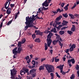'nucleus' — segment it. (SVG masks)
<instances>
[{
	"label": "nucleus",
	"instance_id": "nucleus-1",
	"mask_svg": "<svg viewBox=\"0 0 79 79\" xmlns=\"http://www.w3.org/2000/svg\"><path fill=\"white\" fill-rule=\"evenodd\" d=\"M38 17V14L34 16V15H33L32 16H31L30 17L29 16L26 17V22H25V24H26V26L25 27V28L26 29L28 28L29 27H33L35 28V29H37L38 28L36 27L35 26H34L33 24H32L35 20L36 19H35L36 17ZM26 29H25L26 30Z\"/></svg>",
	"mask_w": 79,
	"mask_h": 79
},
{
	"label": "nucleus",
	"instance_id": "nucleus-2",
	"mask_svg": "<svg viewBox=\"0 0 79 79\" xmlns=\"http://www.w3.org/2000/svg\"><path fill=\"white\" fill-rule=\"evenodd\" d=\"M53 35V33H50L47 36V43H45V50H47L48 49V46L49 47L52 42V40L51 39L52 36Z\"/></svg>",
	"mask_w": 79,
	"mask_h": 79
},
{
	"label": "nucleus",
	"instance_id": "nucleus-3",
	"mask_svg": "<svg viewBox=\"0 0 79 79\" xmlns=\"http://www.w3.org/2000/svg\"><path fill=\"white\" fill-rule=\"evenodd\" d=\"M22 48H21V47H19L18 48V49H17V48L15 47L14 49L12 51L13 53L14 54L13 56V57L14 58H16V57L15 56H17V53H19V54L21 53Z\"/></svg>",
	"mask_w": 79,
	"mask_h": 79
},
{
	"label": "nucleus",
	"instance_id": "nucleus-4",
	"mask_svg": "<svg viewBox=\"0 0 79 79\" xmlns=\"http://www.w3.org/2000/svg\"><path fill=\"white\" fill-rule=\"evenodd\" d=\"M45 67L49 73L55 72V67L52 65L46 64Z\"/></svg>",
	"mask_w": 79,
	"mask_h": 79
},
{
	"label": "nucleus",
	"instance_id": "nucleus-5",
	"mask_svg": "<svg viewBox=\"0 0 79 79\" xmlns=\"http://www.w3.org/2000/svg\"><path fill=\"white\" fill-rule=\"evenodd\" d=\"M11 71V78L12 79H15V77L14 75H15L16 74L17 71L15 70L14 68L12 70V69L10 70Z\"/></svg>",
	"mask_w": 79,
	"mask_h": 79
},
{
	"label": "nucleus",
	"instance_id": "nucleus-6",
	"mask_svg": "<svg viewBox=\"0 0 79 79\" xmlns=\"http://www.w3.org/2000/svg\"><path fill=\"white\" fill-rule=\"evenodd\" d=\"M71 62H72V63L73 64H74L75 63V59L74 58H73L71 60H68V64H69V65L70 67H71L72 66V64L71 63Z\"/></svg>",
	"mask_w": 79,
	"mask_h": 79
},
{
	"label": "nucleus",
	"instance_id": "nucleus-7",
	"mask_svg": "<svg viewBox=\"0 0 79 79\" xmlns=\"http://www.w3.org/2000/svg\"><path fill=\"white\" fill-rule=\"evenodd\" d=\"M9 6L8 5L7 7H6H6H5V8L6 9H8L7 11H6V13H7L8 15H10L11 13V11L10 10H11V9L10 7L8 8Z\"/></svg>",
	"mask_w": 79,
	"mask_h": 79
},
{
	"label": "nucleus",
	"instance_id": "nucleus-8",
	"mask_svg": "<svg viewBox=\"0 0 79 79\" xmlns=\"http://www.w3.org/2000/svg\"><path fill=\"white\" fill-rule=\"evenodd\" d=\"M48 2L47 0H46L42 4L43 6H45V7H47L49 6V4H48Z\"/></svg>",
	"mask_w": 79,
	"mask_h": 79
},
{
	"label": "nucleus",
	"instance_id": "nucleus-9",
	"mask_svg": "<svg viewBox=\"0 0 79 79\" xmlns=\"http://www.w3.org/2000/svg\"><path fill=\"white\" fill-rule=\"evenodd\" d=\"M63 66H64V65L63 64L62 65H60L59 66H57L56 68L60 69V72H61L63 71Z\"/></svg>",
	"mask_w": 79,
	"mask_h": 79
},
{
	"label": "nucleus",
	"instance_id": "nucleus-10",
	"mask_svg": "<svg viewBox=\"0 0 79 79\" xmlns=\"http://www.w3.org/2000/svg\"><path fill=\"white\" fill-rule=\"evenodd\" d=\"M75 67V68L77 70H79V66L78 64H77ZM78 77H79V71H77V72Z\"/></svg>",
	"mask_w": 79,
	"mask_h": 79
},
{
	"label": "nucleus",
	"instance_id": "nucleus-11",
	"mask_svg": "<svg viewBox=\"0 0 79 79\" xmlns=\"http://www.w3.org/2000/svg\"><path fill=\"white\" fill-rule=\"evenodd\" d=\"M62 18V15H59L58 17H57L56 19V21H58L59 20H60L61 18Z\"/></svg>",
	"mask_w": 79,
	"mask_h": 79
},
{
	"label": "nucleus",
	"instance_id": "nucleus-12",
	"mask_svg": "<svg viewBox=\"0 0 79 79\" xmlns=\"http://www.w3.org/2000/svg\"><path fill=\"white\" fill-rule=\"evenodd\" d=\"M44 66L41 65L40 66L39 70L40 71H41V70H44Z\"/></svg>",
	"mask_w": 79,
	"mask_h": 79
},
{
	"label": "nucleus",
	"instance_id": "nucleus-13",
	"mask_svg": "<svg viewBox=\"0 0 79 79\" xmlns=\"http://www.w3.org/2000/svg\"><path fill=\"white\" fill-rule=\"evenodd\" d=\"M69 4H68L66 5V6H65L64 8L65 9V11H67L68 9V7L69 6Z\"/></svg>",
	"mask_w": 79,
	"mask_h": 79
},
{
	"label": "nucleus",
	"instance_id": "nucleus-14",
	"mask_svg": "<svg viewBox=\"0 0 79 79\" xmlns=\"http://www.w3.org/2000/svg\"><path fill=\"white\" fill-rule=\"evenodd\" d=\"M36 70V69H31L30 72V74L34 73Z\"/></svg>",
	"mask_w": 79,
	"mask_h": 79
},
{
	"label": "nucleus",
	"instance_id": "nucleus-15",
	"mask_svg": "<svg viewBox=\"0 0 79 79\" xmlns=\"http://www.w3.org/2000/svg\"><path fill=\"white\" fill-rule=\"evenodd\" d=\"M69 35H71L73 34V32L72 31L68 30L67 31Z\"/></svg>",
	"mask_w": 79,
	"mask_h": 79
},
{
	"label": "nucleus",
	"instance_id": "nucleus-16",
	"mask_svg": "<svg viewBox=\"0 0 79 79\" xmlns=\"http://www.w3.org/2000/svg\"><path fill=\"white\" fill-rule=\"evenodd\" d=\"M35 42H38V43H40L41 42V41L40 40V38H37L35 39Z\"/></svg>",
	"mask_w": 79,
	"mask_h": 79
},
{
	"label": "nucleus",
	"instance_id": "nucleus-17",
	"mask_svg": "<svg viewBox=\"0 0 79 79\" xmlns=\"http://www.w3.org/2000/svg\"><path fill=\"white\" fill-rule=\"evenodd\" d=\"M23 70L26 72V73H27V74L28 75L29 69H28L24 68L23 69Z\"/></svg>",
	"mask_w": 79,
	"mask_h": 79
},
{
	"label": "nucleus",
	"instance_id": "nucleus-18",
	"mask_svg": "<svg viewBox=\"0 0 79 79\" xmlns=\"http://www.w3.org/2000/svg\"><path fill=\"white\" fill-rule=\"evenodd\" d=\"M59 34L61 35H63L64 34V31H59Z\"/></svg>",
	"mask_w": 79,
	"mask_h": 79
},
{
	"label": "nucleus",
	"instance_id": "nucleus-19",
	"mask_svg": "<svg viewBox=\"0 0 79 79\" xmlns=\"http://www.w3.org/2000/svg\"><path fill=\"white\" fill-rule=\"evenodd\" d=\"M69 16L70 17V19H74V15H73L72 14H69Z\"/></svg>",
	"mask_w": 79,
	"mask_h": 79
},
{
	"label": "nucleus",
	"instance_id": "nucleus-20",
	"mask_svg": "<svg viewBox=\"0 0 79 79\" xmlns=\"http://www.w3.org/2000/svg\"><path fill=\"white\" fill-rule=\"evenodd\" d=\"M62 15L63 16H64L65 18H67L68 17V15L67 14V13H66L65 14H63Z\"/></svg>",
	"mask_w": 79,
	"mask_h": 79
},
{
	"label": "nucleus",
	"instance_id": "nucleus-21",
	"mask_svg": "<svg viewBox=\"0 0 79 79\" xmlns=\"http://www.w3.org/2000/svg\"><path fill=\"white\" fill-rule=\"evenodd\" d=\"M75 77V75L73 74L71 75V77H70V79H74V78Z\"/></svg>",
	"mask_w": 79,
	"mask_h": 79
},
{
	"label": "nucleus",
	"instance_id": "nucleus-22",
	"mask_svg": "<svg viewBox=\"0 0 79 79\" xmlns=\"http://www.w3.org/2000/svg\"><path fill=\"white\" fill-rule=\"evenodd\" d=\"M13 19H12L11 21H10L8 22L7 24V25H10V24H11V23L12 22H13Z\"/></svg>",
	"mask_w": 79,
	"mask_h": 79
},
{
	"label": "nucleus",
	"instance_id": "nucleus-23",
	"mask_svg": "<svg viewBox=\"0 0 79 79\" xmlns=\"http://www.w3.org/2000/svg\"><path fill=\"white\" fill-rule=\"evenodd\" d=\"M59 45H60V46H61V49H62V48L63 45V43H61V42H60L59 43Z\"/></svg>",
	"mask_w": 79,
	"mask_h": 79
},
{
	"label": "nucleus",
	"instance_id": "nucleus-24",
	"mask_svg": "<svg viewBox=\"0 0 79 79\" xmlns=\"http://www.w3.org/2000/svg\"><path fill=\"white\" fill-rule=\"evenodd\" d=\"M57 25V23L56 22H54L53 23V26L54 27H56Z\"/></svg>",
	"mask_w": 79,
	"mask_h": 79
},
{
	"label": "nucleus",
	"instance_id": "nucleus-25",
	"mask_svg": "<svg viewBox=\"0 0 79 79\" xmlns=\"http://www.w3.org/2000/svg\"><path fill=\"white\" fill-rule=\"evenodd\" d=\"M52 43L54 45H55L57 43V41L56 40H54Z\"/></svg>",
	"mask_w": 79,
	"mask_h": 79
},
{
	"label": "nucleus",
	"instance_id": "nucleus-26",
	"mask_svg": "<svg viewBox=\"0 0 79 79\" xmlns=\"http://www.w3.org/2000/svg\"><path fill=\"white\" fill-rule=\"evenodd\" d=\"M49 32V34L50 33H51L50 31H49V30H47V31H45L44 32V33H46V34H48Z\"/></svg>",
	"mask_w": 79,
	"mask_h": 79
},
{
	"label": "nucleus",
	"instance_id": "nucleus-27",
	"mask_svg": "<svg viewBox=\"0 0 79 79\" xmlns=\"http://www.w3.org/2000/svg\"><path fill=\"white\" fill-rule=\"evenodd\" d=\"M32 64L33 65H35L36 62L34 60H32Z\"/></svg>",
	"mask_w": 79,
	"mask_h": 79
},
{
	"label": "nucleus",
	"instance_id": "nucleus-28",
	"mask_svg": "<svg viewBox=\"0 0 79 79\" xmlns=\"http://www.w3.org/2000/svg\"><path fill=\"white\" fill-rule=\"evenodd\" d=\"M72 48H73L74 49L76 47V46L75 45V44H73V45H72L71 47Z\"/></svg>",
	"mask_w": 79,
	"mask_h": 79
},
{
	"label": "nucleus",
	"instance_id": "nucleus-29",
	"mask_svg": "<svg viewBox=\"0 0 79 79\" xmlns=\"http://www.w3.org/2000/svg\"><path fill=\"white\" fill-rule=\"evenodd\" d=\"M29 58L30 57L29 56H28L26 57H25L24 58V59H26L27 60H29Z\"/></svg>",
	"mask_w": 79,
	"mask_h": 79
},
{
	"label": "nucleus",
	"instance_id": "nucleus-30",
	"mask_svg": "<svg viewBox=\"0 0 79 79\" xmlns=\"http://www.w3.org/2000/svg\"><path fill=\"white\" fill-rule=\"evenodd\" d=\"M55 74H56V76L59 78H60V76L59 75L58 73L57 72L55 73Z\"/></svg>",
	"mask_w": 79,
	"mask_h": 79
},
{
	"label": "nucleus",
	"instance_id": "nucleus-31",
	"mask_svg": "<svg viewBox=\"0 0 79 79\" xmlns=\"http://www.w3.org/2000/svg\"><path fill=\"white\" fill-rule=\"evenodd\" d=\"M10 7L11 8H13L15 7V4H10Z\"/></svg>",
	"mask_w": 79,
	"mask_h": 79
},
{
	"label": "nucleus",
	"instance_id": "nucleus-32",
	"mask_svg": "<svg viewBox=\"0 0 79 79\" xmlns=\"http://www.w3.org/2000/svg\"><path fill=\"white\" fill-rule=\"evenodd\" d=\"M55 61L56 62H57L59 61V59L55 58Z\"/></svg>",
	"mask_w": 79,
	"mask_h": 79
},
{
	"label": "nucleus",
	"instance_id": "nucleus-33",
	"mask_svg": "<svg viewBox=\"0 0 79 79\" xmlns=\"http://www.w3.org/2000/svg\"><path fill=\"white\" fill-rule=\"evenodd\" d=\"M26 40L25 39H23L22 41L21 42L22 43V44H24V43L25 42H26Z\"/></svg>",
	"mask_w": 79,
	"mask_h": 79
},
{
	"label": "nucleus",
	"instance_id": "nucleus-34",
	"mask_svg": "<svg viewBox=\"0 0 79 79\" xmlns=\"http://www.w3.org/2000/svg\"><path fill=\"white\" fill-rule=\"evenodd\" d=\"M21 44H22L21 42H19L18 43V46L19 47H21Z\"/></svg>",
	"mask_w": 79,
	"mask_h": 79
},
{
	"label": "nucleus",
	"instance_id": "nucleus-35",
	"mask_svg": "<svg viewBox=\"0 0 79 79\" xmlns=\"http://www.w3.org/2000/svg\"><path fill=\"white\" fill-rule=\"evenodd\" d=\"M48 7H47V8H45V7H43V9L44 10H48Z\"/></svg>",
	"mask_w": 79,
	"mask_h": 79
},
{
	"label": "nucleus",
	"instance_id": "nucleus-36",
	"mask_svg": "<svg viewBox=\"0 0 79 79\" xmlns=\"http://www.w3.org/2000/svg\"><path fill=\"white\" fill-rule=\"evenodd\" d=\"M74 49V48H72V47H70V48L69 50H70V52H72V51H73Z\"/></svg>",
	"mask_w": 79,
	"mask_h": 79
},
{
	"label": "nucleus",
	"instance_id": "nucleus-37",
	"mask_svg": "<svg viewBox=\"0 0 79 79\" xmlns=\"http://www.w3.org/2000/svg\"><path fill=\"white\" fill-rule=\"evenodd\" d=\"M32 37L33 39H35L36 38L35 35V34H33L32 35Z\"/></svg>",
	"mask_w": 79,
	"mask_h": 79
},
{
	"label": "nucleus",
	"instance_id": "nucleus-38",
	"mask_svg": "<svg viewBox=\"0 0 79 79\" xmlns=\"http://www.w3.org/2000/svg\"><path fill=\"white\" fill-rule=\"evenodd\" d=\"M65 5L64 2H62L60 6L62 7H63Z\"/></svg>",
	"mask_w": 79,
	"mask_h": 79
},
{
	"label": "nucleus",
	"instance_id": "nucleus-39",
	"mask_svg": "<svg viewBox=\"0 0 79 79\" xmlns=\"http://www.w3.org/2000/svg\"><path fill=\"white\" fill-rule=\"evenodd\" d=\"M40 31L39 30H38L37 31V33L36 34V35H39V34L40 33Z\"/></svg>",
	"mask_w": 79,
	"mask_h": 79
},
{
	"label": "nucleus",
	"instance_id": "nucleus-40",
	"mask_svg": "<svg viewBox=\"0 0 79 79\" xmlns=\"http://www.w3.org/2000/svg\"><path fill=\"white\" fill-rule=\"evenodd\" d=\"M29 46L30 47V48L31 49H32V48L33 47V45L32 44H30V45Z\"/></svg>",
	"mask_w": 79,
	"mask_h": 79
},
{
	"label": "nucleus",
	"instance_id": "nucleus-41",
	"mask_svg": "<svg viewBox=\"0 0 79 79\" xmlns=\"http://www.w3.org/2000/svg\"><path fill=\"white\" fill-rule=\"evenodd\" d=\"M43 32H40L39 35H40L41 36H43Z\"/></svg>",
	"mask_w": 79,
	"mask_h": 79
},
{
	"label": "nucleus",
	"instance_id": "nucleus-42",
	"mask_svg": "<svg viewBox=\"0 0 79 79\" xmlns=\"http://www.w3.org/2000/svg\"><path fill=\"white\" fill-rule=\"evenodd\" d=\"M71 29V30L73 32H74L75 31V28H72Z\"/></svg>",
	"mask_w": 79,
	"mask_h": 79
},
{
	"label": "nucleus",
	"instance_id": "nucleus-43",
	"mask_svg": "<svg viewBox=\"0 0 79 79\" xmlns=\"http://www.w3.org/2000/svg\"><path fill=\"white\" fill-rule=\"evenodd\" d=\"M58 12H59V13H61L60 10V8H58V9H57V12L58 13Z\"/></svg>",
	"mask_w": 79,
	"mask_h": 79
},
{
	"label": "nucleus",
	"instance_id": "nucleus-44",
	"mask_svg": "<svg viewBox=\"0 0 79 79\" xmlns=\"http://www.w3.org/2000/svg\"><path fill=\"white\" fill-rule=\"evenodd\" d=\"M76 6V4H74L73 5V6L72 7L71 9H73V8H75V7Z\"/></svg>",
	"mask_w": 79,
	"mask_h": 79
},
{
	"label": "nucleus",
	"instance_id": "nucleus-45",
	"mask_svg": "<svg viewBox=\"0 0 79 79\" xmlns=\"http://www.w3.org/2000/svg\"><path fill=\"white\" fill-rule=\"evenodd\" d=\"M36 73H34V74H33V75H32V77L33 78H34V77H35L36 76Z\"/></svg>",
	"mask_w": 79,
	"mask_h": 79
},
{
	"label": "nucleus",
	"instance_id": "nucleus-46",
	"mask_svg": "<svg viewBox=\"0 0 79 79\" xmlns=\"http://www.w3.org/2000/svg\"><path fill=\"white\" fill-rule=\"evenodd\" d=\"M60 73H62L63 75H64V74L66 73V72H64V71H62L61 72L60 71Z\"/></svg>",
	"mask_w": 79,
	"mask_h": 79
},
{
	"label": "nucleus",
	"instance_id": "nucleus-47",
	"mask_svg": "<svg viewBox=\"0 0 79 79\" xmlns=\"http://www.w3.org/2000/svg\"><path fill=\"white\" fill-rule=\"evenodd\" d=\"M54 31L53 32L54 33H57V31H56V29L55 28H54Z\"/></svg>",
	"mask_w": 79,
	"mask_h": 79
},
{
	"label": "nucleus",
	"instance_id": "nucleus-48",
	"mask_svg": "<svg viewBox=\"0 0 79 79\" xmlns=\"http://www.w3.org/2000/svg\"><path fill=\"white\" fill-rule=\"evenodd\" d=\"M50 75H51V77H54V75L53 73H50Z\"/></svg>",
	"mask_w": 79,
	"mask_h": 79
},
{
	"label": "nucleus",
	"instance_id": "nucleus-49",
	"mask_svg": "<svg viewBox=\"0 0 79 79\" xmlns=\"http://www.w3.org/2000/svg\"><path fill=\"white\" fill-rule=\"evenodd\" d=\"M63 22L64 23H65L66 24L68 23V22L65 20H63Z\"/></svg>",
	"mask_w": 79,
	"mask_h": 79
},
{
	"label": "nucleus",
	"instance_id": "nucleus-50",
	"mask_svg": "<svg viewBox=\"0 0 79 79\" xmlns=\"http://www.w3.org/2000/svg\"><path fill=\"white\" fill-rule=\"evenodd\" d=\"M57 21H56L55 22L57 24H61V22H57Z\"/></svg>",
	"mask_w": 79,
	"mask_h": 79
},
{
	"label": "nucleus",
	"instance_id": "nucleus-51",
	"mask_svg": "<svg viewBox=\"0 0 79 79\" xmlns=\"http://www.w3.org/2000/svg\"><path fill=\"white\" fill-rule=\"evenodd\" d=\"M46 60L45 58H42L41 60V62H43L44 61V60Z\"/></svg>",
	"mask_w": 79,
	"mask_h": 79
},
{
	"label": "nucleus",
	"instance_id": "nucleus-52",
	"mask_svg": "<svg viewBox=\"0 0 79 79\" xmlns=\"http://www.w3.org/2000/svg\"><path fill=\"white\" fill-rule=\"evenodd\" d=\"M55 58L54 57H53L52 59H51V61H52V63H53L54 61Z\"/></svg>",
	"mask_w": 79,
	"mask_h": 79
},
{
	"label": "nucleus",
	"instance_id": "nucleus-53",
	"mask_svg": "<svg viewBox=\"0 0 79 79\" xmlns=\"http://www.w3.org/2000/svg\"><path fill=\"white\" fill-rule=\"evenodd\" d=\"M8 3V2H6L5 5V7H6V6Z\"/></svg>",
	"mask_w": 79,
	"mask_h": 79
},
{
	"label": "nucleus",
	"instance_id": "nucleus-54",
	"mask_svg": "<svg viewBox=\"0 0 79 79\" xmlns=\"http://www.w3.org/2000/svg\"><path fill=\"white\" fill-rule=\"evenodd\" d=\"M53 51L52 49H51V50H50V53H51V55L52 54Z\"/></svg>",
	"mask_w": 79,
	"mask_h": 79
},
{
	"label": "nucleus",
	"instance_id": "nucleus-55",
	"mask_svg": "<svg viewBox=\"0 0 79 79\" xmlns=\"http://www.w3.org/2000/svg\"><path fill=\"white\" fill-rule=\"evenodd\" d=\"M3 23L2 22L0 24V28H1V27H2V26H3Z\"/></svg>",
	"mask_w": 79,
	"mask_h": 79
},
{
	"label": "nucleus",
	"instance_id": "nucleus-56",
	"mask_svg": "<svg viewBox=\"0 0 79 79\" xmlns=\"http://www.w3.org/2000/svg\"><path fill=\"white\" fill-rule=\"evenodd\" d=\"M74 15L78 18H79V15L76 14L75 15Z\"/></svg>",
	"mask_w": 79,
	"mask_h": 79
},
{
	"label": "nucleus",
	"instance_id": "nucleus-57",
	"mask_svg": "<svg viewBox=\"0 0 79 79\" xmlns=\"http://www.w3.org/2000/svg\"><path fill=\"white\" fill-rule=\"evenodd\" d=\"M52 12L53 13V14H57V12H56L55 11H52Z\"/></svg>",
	"mask_w": 79,
	"mask_h": 79
},
{
	"label": "nucleus",
	"instance_id": "nucleus-58",
	"mask_svg": "<svg viewBox=\"0 0 79 79\" xmlns=\"http://www.w3.org/2000/svg\"><path fill=\"white\" fill-rule=\"evenodd\" d=\"M69 49H67L66 50V51L65 52L66 53H68V52H69Z\"/></svg>",
	"mask_w": 79,
	"mask_h": 79
},
{
	"label": "nucleus",
	"instance_id": "nucleus-59",
	"mask_svg": "<svg viewBox=\"0 0 79 79\" xmlns=\"http://www.w3.org/2000/svg\"><path fill=\"white\" fill-rule=\"evenodd\" d=\"M20 72H21V73H24V74H25L26 73L23 70H23H22V71H20Z\"/></svg>",
	"mask_w": 79,
	"mask_h": 79
},
{
	"label": "nucleus",
	"instance_id": "nucleus-60",
	"mask_svg": "<svg viewBox=\"0 0 79 79\" xmlns=\"http://www.w3.org/2000/svg\"><path fill=\"white\" fill-rule=\"evenodd\" d=\"M31 62V60L30 59L29 60H27V63H28V64H29V63H30Z\"/></svg>",
	"mask_w": 79,
	"mask_h": 79
},
{
	"label": "nucleus",
	"instance_id": "nucleus-61",
	"mask_svg": "<svg viewBox=\"0 0 79 79\" xmlns=\"http://www.w3.org/2000/svg\"><path fill=\"white\" fill-rule=\"evenodd\" d=\"M66 57H63V61H65L66 60Z\"/></svg>",
	"mask_w": 79,
	"mask_h": 79
},
{
	"label": "nucleus",
	"instance_id": "nucleus-62",
	"mask_svg": "<svg viewBox=\"0 0 79 79\" xmlns=\"http://www.w3.org/2000/svg\"><path fill=\"white\" fill-rule=\"evenodd\" d=\"M34 60H38V57H35Z\"/></svg>",
	"mask_w": 79,
	"mask_h": 79
},
{
	"label": "nucleus",
	"instance_id": "nucleus-63",
	"mask_svg": "<svg viewBox=\"0 0 79 79\" xmlns=\"http://www.w3.org/2000/svg\"><path fill=\"white\" fill-rule=\"evenodd\" d=\"M53 22H50V26H52V24H53Z\"/></svg>",
	"mask_w": 79,
	"mask_h": 79
},
{
	"label": "nucleus",
	"instance_id": "nucleus-64",
	"mask_svg": "<svg viewBox=\"0 0 79 79\" xmlns=\"http://www.w3.org/2000/svg\"><path fill=\"white\" fill-rule=\"evenodd\" d=\"M72 28H76L75 27V26L74 25H73L72 26Z\"/></svg>",
	"mask_w": 79,
	"mask_h": 79
}]
</instances>
